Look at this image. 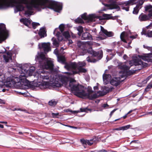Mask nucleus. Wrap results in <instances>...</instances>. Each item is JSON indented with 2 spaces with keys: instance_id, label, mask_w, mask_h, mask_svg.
<instances>
[{
  "instance_id": "nucleus-25",
  "label": "nucleus",
  "mask_w": 152,
  "mask_h": 152,
  "mask_svg": "<svg viewBox=\"0 0 152 152\" xmlns=\"http://www.w3.org/2000/svg\"><path fill=\"white\" fill-rule=\"evenodd\" d=\"M126 33L125 32H123L120 35V38L121 40L124 42H126L125 38H126Z\"/></svg>"
},
{
  "instance_id": "nucleus-55",
  "label": "nucleus",
  "mask_w": 152,
  "mask_h": 152,
  "mask_svg": "<svg viewBox=\"0 0 152 152\" xmlns=\"http://www.w3.org/2000/svg\"><path fill=\"white\" fill-rule=\"evenodd\" d=\"M130 37L132 39H135L136 38V37L134 36H130Z\"/></svg>"
},
{
  "instance_id": "nucleus-62",
  "label": "nucleus",
  "mask_w": 152,
  "mask_h": 152,
  "mask_svg": "<svg viewBox=\"0 0 152 152\" xmlns=\"http://www.w3.org/2000/svg\"><path fill=\"white\" fill-rule=\"evenodd\" d=\"M0 123H4V124H7V122L6 121H0Z\"/></svg>"
},
{
  "instance_id": "nucleus-41",
  "label": "nucleus",
  "mask_w": 152,
  "mask_h": 152,
  "mask_svg": "<svg viewBox=\"0 0 152 152\" xmlns=\"http://www.w3.org/2000/svg\"><path fill=\"white\" fill-rule=\"evenodd\" d=\"M59 115V113H52V115L53 118H58L57 116Z\"/></svg>"
},
{
  "instance_id": "nucleus-50",
  "label": "nucleus",
  "mask_w": 152,
  "mask_h": 152,
  "mask_svg": "<svg viewBox=\"0 0 152 152\" xmlns=\"http://www.w3.org/2000/svg\"><path fill=\"white\" fill-rule=\"evenodd\" d=\"M113 130H117V131L121 130V127L118 128H116L114 129Z\"/></svg>"
},
{
  "instance_id": "nucleus-39",
  "label": "nucleus",
  "mask_w": 152,
  "mask_h": 152,
  "mask_svg": "<svg viewBox=\"0 0 152 152\" xmlns=\"http://www.w3.org/2000/svg\"><path fill=\"white\" fill-rule=\"evenodd\" d=\"M130 126L129 125H127L125 126H123L121 127V130H125L129 128Z\"/></svg>"
},
{
  "instance_id": "nucleus-43",
  "label": "nucleus",
  "mask_w": 152,
  "mask_h": 152,
  "mask_svg": "<svg viewBox=\"0 0 152 152\" xmlns=\"http://www.w3.org/2000/svg\"><path fill=\"white\" fill-rule=\"evenodd\" d=\"M86 140H85L83 139H82L80 140V142L83 144L86 145Z\"/></svg>"
},
{
  "instance_id": "nucleus-49",
  "label": "nucleus",
  "mask_w": 152,
  "mask_h": 152,
  "mask_svg": "<svg viewBox=\"0 0 152 152\" xmlns=\"http://www.w3.org/2000/svg\"><path fill=\"white\" fill-rule=\"evenodd\" d=\"M61 83H57V84H56V85H55V86L56 87H61Z\"/></svg>"
},
{
  "instance_id": "nucleus-36",
  "label": "nucleus",
  "mask_w": 152,
  "mask_h": 152,
  "mask_svg": "<svg viewBox=\"0 0 152 152\" xmlns=\"http://www.w3.org/2000/svg\"><path fill=\"white\" fill-rule=\"evenodd\" d=\"M77 45L78 47L80 48L82 46L83 47L84 45V43L80 41H79L77 42Z\"/></svg>"
},
{
  "instance_id": "nucleus-44",
  "label": "nucleus",
  "mask_w": 152,
  "mask_h": 152,
  "mask_svg": "<svg viewBox=\"0 0 152 152\" xmlns=\"http://www.w3.org/2000/svg\"><path fill=\"white\" fill-rule=\"evenodd\" d=\"M116 53L119 56H121L124 54V51H121V52L117 51Z\"/></svg>"
},
{
  "instance_id": "nucleus-32",
  "label": "nucleus",
  "mask_w": 152,
  "mask_h": 152,
  "mask_svg": "<svg viewBox=\"0 0 152 152\" xmlns=\"http://www.w3.org/2000/svg\"><path fill=\"white\" fill-rule=\"evenodd\" d=\"M152 88V82H150L145 89V92L149 91V89Z\"/></svg>"
},
{
  "instance_id": "nucleus-22",
  "label": "nucleus",
  "mask_w": 152,
  "mask_h": 152,
  "mask_svg": "<svg viewBox=\"0 0 152 152\" xmlns=\"http://www.w3.org/2000/svg\"><path fill=\"white\" fill-rule=\"evenodd\" d=\"M20 21L21 22L23 23L24 24L28 27H29V26L30 25L31 22V20L26 18L21 19H20Z\"/></svg>"
},
{
  "instance_id": "nucleus-27",
  "label": "nucleus",
  "mask_w": 152,
  "mask_h": 152,
  "mask_svg": "<svg viewBox=\"0 0 152 152\" xmlns=\"http://www.w3.org/2000/svg\"><path fill=\"white\" fill-rule=\"evenodd\" d=\"M142 34H144L146 37H152V31H148L147 32L143 31L141 32Z\"/></svg>"
},
{
  "instance_id": "nucleus-40",
  "label": "nucleus",
  "mask_w": 152,
  "mask_h": 152,
  "mask_svg": "<svg viewBox=\"0 0 152 152\" xmlns=\"http://www.w3.org/2000/svg\"><path fill=\"white\" fill-rule=\"evenodd\" d=\"M152 8V6L151 5L147 6L145 7V10L148 11L150 9Z\"/></svg>"
},
{
  "instance_id": "nucleus-23",
  "label": "nucleus",
  "mask_w": 152,
  "mask_h": 152,
  "mask_svg": "<svg viewBox=\"0 0 152 152\" xmlns=\"http://www.w3.org/2000/svg\"><path fill=\"white\" fill-rule=\"evenodd\" d=\"M39 34L41 37V38L44 37L46 36V32L45 29L44 28H41L39 32Z\"/></svg>"
},
{
  "instance_id": "nucleus-30",
  "label": "nucleus",
  "mask_w": 152,
  "mask_h": 152,
  "mask_svg": "<svg viewBox=\"0 0 152 152\" xmlns=\"http://www.w3.org/2000/svg\"><path fill=\"white\" fill-rule=\"evenodd\" d=\"M77 29L78 31L77 34L80 36L81 35V34L83 31V28L82 26H79L77 27Z\"/></svg>"
},
{
  "instance_id": "nucleus-10",
  "label": "nucleus",
  "mask_w": 152,
  "mask_h": 152,
  "mask_svg": "<svg viewBox=\"0 0 152 152\" xmlns=\"http://www.w3.org/2000/svg\"><path fill=\"white\" fill-rule=\"evenodd\" d=\"M149 14L148 15L143 13H142L139 16L138 19L141 22L148 20L150 19H152V9L148 11ZM148 29L152 28V23L147 27Z\"/></svg>"
},
{
  "instance_id": "nucleus-12",
  "label": "nucleus",
  "mask_w": 152,
  "mask_h": 152,
  "mask_svg": "<svg viewBox=\"0 0 152 152\" xmlns=\"http://www.w3.org/2000/svg\"><path fill=\"white\" fill-rule=\"evenodd\" d=\"M33 86L37 87H39L42 89L48 88L50 86V83L48 82L42 81L34 83Z\"/></svg>"
},
{
  "instance_id": "nucleus-28",
  "label": "nucleus",
  "mask_w": 152,
  "mask_h": 152,
  "mask_svg": "<svg viewBox=\"0 0 152 152\" xmlns=\"http://www.w3.org/2000/svg\"><path fill=\"white\" fill-rule=\"evenodd\" d=\"M106 51L109 53L110 55L112 56V57L114 56L116 54L115 51L113 49H107Z\"/></svg>"
},
{
  "instance_id": "nucleus-13",
  "label": "nucleus",
  "mask_w": 152,
  "mask_h": 152,
  "mask_svg": "<svg viewBox=\"0 0 152 152\" xmlns=\"http://www.w3.org/2000/svg\"><path fill=\"white\" fill-rule=\"evenodd\" d=\"M12 51H8L5 54L1 55V58H3V61L5 63L10 62L12 61Z\"/></svg>"
},
{
  "instance_id": "nucleus-63",
  "label": "nucleus",
  "mask_w": 152,
  "mask_h": 152,
  "mask_svg": "<svg viewBox=\"0 0 152 152\" xmlns=\"http://www.w3.org/2000/svg\"><path fill=\"white\" fill-rule=\"evenodd\" d=\"M0 128H4L3 125L0 124Z\"/></svg>"
},
{
  "instance_id": "nucleus-37",
  "label": "nucleus",
  "mask_w": 152,
  "mask_h": 152,
  "mask_svg": "<svg viewBox=\"0 0 152 152\" xmlns=\"http://www.w3.org/2000/svg\"><path fill=\"white\" fill-rule=\"evenodd\" d=\"M64 26L63 24H61L59 26V29L61 31L60 32L62 33L64 30Z\"/></svg>"
},
{
  "instance_id": "nucleus-9",
  "label": "nucleus",
  "mask_w": 152,
  "mask_h": 152,
  "mask_svg": "<svg viewBox=\"0 0 152 152\" xmlns=\"http://www.w3.org/2000/svg\"><path fill=\"white\" fill-rule=\"evenodd\" d=\"M9 31L6 29L5 25L3 23L0 24V43L6 40L9 37Z\"/></svg>"
},
{
  "instance_id": "nucleus-11",
  "label": "nucleus",
  "mask_w": 152,
  "mask_h": 152,
  "mask_svg": "<svg viewBox=\"0 0 152 152\" xmlns=\"http://www.w3.org/2000/svg\"><path fill=\"white\" fill-rule=\"evenodd\" d=\"M49 72L42 70L39 71L38 78L40 80H49L50 76Z\"/></svg>"
},
{
  "instance_id": "nucleus-14",
  "label": "nucleus",
  "mask_w": 152,
  "mask_h": 152,
  "mask_svg": "<svg viewBox=\"0 0 152 152\" xmlns=\"http://www.w3.org/2000/svg\"><path fill=\"white\" fill-rule=\"evenodd\" d=\"M39 48L43 49L45 53H46L51 50L50 43H39L38 45Z\"/></svg>"
},
{
  "instance_id": "nucleus-60",
  "label": "nucleus",
  "mask_w": 152,
  "mask_h": 152,
  "mask_svg": "<svg viewBox=\"0 0 152 152\" xmlns=\"http://www.w3.org/2000/svg\"><path fill=\"white\" fill-rule=\"evenodd\" d=\"M143 46L144 48H145L148 49V48H149V47H148L147 46H145L144 45H143Z\"/></svg>"
},
{
  "instance_id": "nucleus-19",
  "label": "nucleus",
  "mask_w": 152,
  "mask_h": 152,
  "mask_svg": "<svg viewBox=\"0 0 152 152\" xmlns=\"http://www.w3.org/2000/svg\"><path fill=\"white\" fill-rule=\"evenodd\" d=\"M104 5L109 7V9H116L119 10L120 9L119 7L116 4V3L115 1H113L111 4H106Z\"/></svg>"
},
{
  "instance_id": "nucleus-31",
  "label": "nucleus",
  "mask_w": 152,
  "mask_h": 152,
  "mask_svg": "<svg viewBox=\"0 0 152 152\" xmlns=\"http://www.w3.org/2000/svg\"><path fill=\"white\" fill-rule=\"evenodd\" d=\"M53 38H52V40H53V45L55 46V48L58 47L59 46V43L58 42L56 39H53Z\"/></svg>"
},
{
  "instance_id": "nucleus-57",
  "label": "nucleus",
  "mask_w": 152,
  "mask_h": 152,
  "mask_svg": "<svg viewBox=\"0 0 152 152\" xmlns=\"http://www.w3.org/2000/svg\"><path fill=\"white\" fill-rule=\"evenodd\" d=\"M107 152V151L104 149H102L101 150L99 151H98V152Z\"/></svg>"
},
{
  "instance_id": "nucleus-2",
  "label": "nucleus",
  "mask_w": 152,
  "mask_h": 152,
  "mask_svg": "<svg viewBox=\"0 0 152 152\" xmlns=\"http://www.w3.org/2000/svg\"><path fill=\"white\" fill-rule=\"evenodd\" d=\"M69 87L71 91L74 92L75 95L76 96L83 99L88 98L91 100L104 96L112 91L114 88L113 87L109 88L104 86L103 91H99L96 93L92 95L90 94L89 92H86L84 89V87L79 84H75L70 82Z\"/></svg>"
},
{
  "instance_id": "nucleus-53",
  "label": "nucleus",
  "mask_w": 152,
  "mask_h": 152,
  "mask_svg": "<svg viewBox=\"0 0 152 152\" xmlns=\"http://www.w3.org/2000/svg\"><path fill=\"white\" fill-rule=\"evenodd\" d=\"M127 57H127V56L125 54L124 55L123 58L124 59L126 60V59L127 58Z\"/></svg>"
},
{
  "instance_id": "nucleus-47",
  "label": "nucleus",
  "mask_w": 152,
  "mask_h": 152,
  "mask_svg": "<svg viewBox=\"0 0 152 152\" xmlns=\"http://www.w3.org/2000/svg\"><path fill=\"white\" fill-rule=\"evenodd\" d=\"M152 77V75H151L150 76L148 77L146 79V80L148 81Z\"/></svg>"
},
{
  "instance_id": "nucleus-45",
  "label": "nucleus",
  "mask_w": 152,
  "mask_h": 152,
  "mask_svg": "<svg viewBox=\"0 0 152 152\" xmlns=\"http://www.w3.org/2000/svg\"><path fill=\"white\" fill-rule=\"evenodd\" d=\"M54 53L57 56H58V50L56 49L54 50Z\"/></svg>"
},
{
  "instance_id": "nucleus-17",
  "label": "nucleus",
  "mask_w": 152,
  "mask_h": 152,
  "mask_svg": "<svg viewBox=\"0 0 152 152\" xmlns=\"http://www.w3.org/2000/svg\"><path fill=\"white\" fill-rule=\"evenodd\" d=\"M121 78L119 77H113L111 80V84L115 86H117L120 84L121 81Z\"/></svg>"
},
{
  "instance_id": "nucleus-21",
  "label": "nucleus",
  "mask_w": 152,
  "mask_h": 152,
  "mask_svg": "<svg viewBox=\"0 0 152 152\" xmlns=\"http://www.w3.org/2000/svg\"><path fill=\"white\" fill-rule=\"evenodd\" d=\"M111 78V76L110 75L104 74L103 75V79L104 84H107Z\"/></svg>"
},
{
  "instance_id": "nucleus-58",
  "label": "nucleus",
  "mask_w": 152,
  "mask_h": 152,
  "mask_svg": "<svg viewBox=\"0 0 152 152\" xmlns=\"http://www.w3.org/2000/svg\"><path fill=\"white\" fill-rule=\"evenodd\" d=\"M69 44H71L72 43V40H69Z\"/></svg>"
},
{
  "instance_id": "nucleus-1",
  "label": "nucleus",
  "mask_w": 152,
  "mask_h": 152,
  "mask_svg": "<svg viewBox=\"0 0 152 152\" xmlns=\"http://www.w3.org/2000/svg\"><path fill=\"white\" fill-rule=\"evenodd\" d=\"M25 5L27 10L25 14L27 17L32 15L34 10H40L41 8H48L51 9V0H0V9H6L10 6L15 7V12L24 10Z\"/></svg>"
},
{
  "instance_id": "nucleus-20",
  "label": "nucleus",
  "mask_w": 152,
  "mask_h": 152,
  "mask_svg": "<svg viewBox=\"0 0 152 152\" xmlns=\"http://www.w3.org/2000/svg\"><path fill=\"white\" fill-rule=\"evenodd\" d=\"M101 29L102 32L108 37H111L113 35V32L111 31H108L101 26Z\"/></svg>"
},
{
  "instance_id": "nucleus-5",
  "label": "nucleus",
  "mask_w": 152,
  "mask_h": 152,
  "mask_svg": "<svg viewBox=\"0 0 152 152\" xmlns=\"http://www.w3.org/2000/svg\"><path fill=\"white\" fill-rule=\"evenodd\" d=\"M111 15V14H103L102 16H98L95 14H92L87 16V13H85L81 15L82 18H78L75 20V22L77 23H83L84 22L83 19L89 22L95 21L96 18L100 20L112 19L113 17Z\"/></svg>"
},
{
  "instance_id": "nucleus-56",
  "label": "nucleus",
  "mask_w": 152,
  "mask_h": 152,
  "mask_svg": "<svg viewBox=\"0 0 152 152\" xmlns=\"http://www.w3.org/2000/svg\"><path fill=\"white\" fill-rule=\"evenodd\" d=\"M94 90H97L98 89V87L97 86H95L94 87Z\"/></svg>"
},
{
  "instance_id": "nucleus-48",
  "label": "nucleus",
  "mask_w": 152,
  "mask_h": 152,
  "mask_svg": "<svg viewBox=\"0 0 152 152\" xmlns=\"http://www.w3.org/2000/svg\"><path fill=\"white\" fill-rule=\"evenodd\" d=\"M116 110V109H114L112 111H111V112L110 113V117H111L112 115L115 112V111Z\"/></svg>"
},
{
  "instance_id": "nucleus-46",
  "label": "nucleus",
  "mask_w": 152,
  "mask_h": 152,
  "mask_svg": "<svg viewBox=\"0 0 152 152\" xmlns=\"http://www.w3.org/2000/svg\"><path fill=\"white\" fill-rule=\"evenodd\" d=\"M109 106L108 105V104H103L102 106V107L105 108L107 107H109Z\"/></svg>"
},
{
  "instance_id": "nucleus-35",
  "label": "nucleus",
  "mask_w": 152,
  "mask_h": 152,
  "mask_svg": "<svg viewBox=\"0 0 152 152\" xmlns=\"http://www.w3.org/2000/svg\"><path fill=\"white\" fill-rule=\"evenodd\" d=\"M62 34L63 36L64 37L68 39L70 37L69 33L68 31L64 32Z\"/></svg>"
},
{
  "instance_id": "nucleus-26",
  "label": "nucleus",
  "mask_w": 152,
  "mask_h": 152,
  "mask_svg": "<svg viewBox=\"0 0 152 152\" xmlns=\"http://www.w3.org/2000/svg\"><path fill=\"white\" fill-rule=\"evenodd\" d=\"M141 8V7H140L139 5H136V7L134 8L132 12L134 14L137 15L140 9Z\"/></svg>"
},
{
  "instance_id": "nucleus-61",
  "label": "nucleus",
  "mask_w": 152,
  "mask_h": 152,
  "mask_svg": "<svg viewBox=\"0 0 152 152\" xmlns=\"http://www.w3.org/2000/svg\"><path fill=\"white\" fill-rule=\"evenodd\" d=\"M127 114H126L125 115H124V116H123V118H124V119H125V118H126V117H127Z\"/></svg>"
},
{
  "instance_id": "nucleus-7",
  "label": "nucleus",
  "mask_w": 152,
  "mask_h": 152,
  "mask_svg": "<svg viewBox=\"0 0 152 152\" xmlns=\"http://www.w3.org/2000/svg\"><path fill=\"white\" fill-rule=\"evenodd\" d=\"M129 64L130 65V67L124 64H121L118 65V68L124 70V71H126L129 69L131 66L133 65L138 66V69L140 70L146 67L148 65L147 63L143 62L140 59L137 58L129 61Z\"/></svg>"
},
{
  "instance_id": "nucleus-51",
  "label": "nucleus",
  "mask_w": 152,
  "mask_h": 152,
  "mask_svg": "<svg viewBox=\"0 0 152 152\" xmlns=\"http://www.w3.org/2000/svg\"><path fill=\"white\" fill-rule=\"evenodd\" d=\"M80 111L81 112H85L86 111V109L84 108H80Z\"/></svg>"
},
{
  "instance_id": "nucleus-15",
  "label": "nucleus",
  "mask_w": 152,
  "mask_h": 152,
  "mask_svg": "<svg viewBox=\"0 0 152 152\" xmlns=\"http://www.w3.org/2000/svg\"><path fill=\"white\" fill-rule=\"evenodd\" d=\"M139 58H142L145 61L148 62H152V59L150 58V57H152V53L145 54L142 55H138Z\"/></svg>"
},
{
  "instance_id": "nucleus-38",
  "label": "nucleus",
  "mask_w": 152,
  "mask_h": 152,
  "mask_svg": "<svg viewBox=\"0 0 152 152\" xmlns=\"http://www.w3.org/2000/svg\"><path fill=\"white\" fill-rule=\"evenodd\" d=\"M32 25L33 28L35 29L37 26H39L40 24L38 23L33 22L32 23Z\"/></svg>"
},
{
  "instance_id": "nucleus-6",
  "label": "nucleus",
  "mask_w": 152,
  "mask_h": 152,
  "mask_svg": "<svg viewBox=\"0 0 152 152\" xmlns=\"http://www.w3.org/2000/svg\"><path fill=\"white\" fill-rule=\"evenodd\" d=\"M36 62L39 63L40 67L51 70L53 69V64L51 61L45 57L43 52H38L35 57Z\"/></svg>"
},
{
  "instance_id": "nucleus-8",
  "label": "nucleus",
  "mask_w": 152,
  "mask_h": 152,
  "mask_svg": "<svg viewBox=\"0 0 152 152\" xmlns=\"http://www.w3.org/2000/svg\"><path fill=\"white\" fill-rule=\"evenodd\" d=\"M89 53L91 54L95 57H97V59L93 58L91 57L88 56L86 58V60L88 62L95 63L101 59L103 57V51L100 50L96 52L91 49L89 50Z\"/></svg>"
},
{
  "instance_id": "nucleus-59",
  "label": "nucleus",
  "mask_w": 152,
  "mask_h": 152,
  "mask_svg": "<svg viewBox=\"0 0 152 152\" xmlns=\"http://www.w3.org/2000/svg\"><path fill=\"white\" fill-rule=\"evenodd\" d=\"M58 28H56L55 29V30L54 31V32H53V34H56V30H58Z\"/></svg>"
},
{
  "instance_id": "nucleus-24",
  "label": "nucleus",
  "mask_w": 152,
  "mask_h": 152,
  "mask_svg": "<svg viewBox=\"0 0 152 152\" xmlns=\"http://www.w3.org/2000/svg\"><path fill=\"white\" fill-rule=\"evenodd\" d=\"M62 33L58 31L56 34V36L57 37L59 41H61L63 39V36Z\"/></svg>"
},
{
  "instance_id": "nucleus-64",
  "label": "nucleus",
  "mask_w": 152,
  "mask_h": 152,
  "mask_svg": "<svg viewBox=\"0 0 152 152\" xmlns=\"http://www.w3.org/2000/svg\"><path fill=\"white\" fill-rule=\"evenodd\" d=\"M136 142V141L135 140H133L131 142H130V144L132 143V142H134V143H135Z\"/></svg>"
},
{
  "instance_id": "nucleus-52",
  "label": "nucleus",
  "mask_w": 152,
  "mask_h": 152,
  "mask_svg": "<svg viewBox=\"0 0 152 152\" xmlns=\"http://www.w3.org/2000/svg\"><path fill=\"white\" fill-rule=\"evenodd\" d=\"M4 50L1 51L0 52V53H4L5 52H6V49L5 48H4Z\"/></svg>"
},
{
  "instance_id": "nucleus-34",
  "label": "nucleus",
  "mask_w": 152,
  "mask_h": 152,
  "mask_svg": "<svg viewBox=\"0 0 152 152\" xmlns=\"http://www.w3.org/2000/svg\"><path fill=\"white\" fill-rule=\"evenodd\" d=\"M86 144H88L89 145H91L93 144L94 142L95 141V139L93 138L90 140H86Z\"/></svg>"
},
{
  "instance_id": "nucleus-29",
  "label": "nucleus",
  "mask_w": 152,
  "mask_h": 152,
  "mask_svg": "<svg viewBox=\"0 0 152 152\" xmlns=\"http://www.w3.org/2000/svg\"><path fill=\"white\" fill-rule=\"evenodd\" d=\"M57 101L55 99H52L49 101L48 103V104L51 106H55L57 104Z\"/></svg>"
},
{
  "instance_id": "nucleus-16",
  "label": "nucleus",
  "mask_w": 152,
  "mask_h": 152,
  "mask_svg": "<svg viewBox=\"0 0 152 152\" xmlns=\"http://www.w3.org/2000/svg\"><path fill=\"white\" fill-rule=\"evenodd\" d=\"M133 2V1L132 0H129L124 2L121 6V9L128 11H129V5H132Z\"/></svg>"
},
{
  "instance_id": "nucleus-42",
  "label": "nucleus",
  "mask_w": 152,
  "mask_h": 152,
  "mask_svg": "<svg viewBox=\"0 0 152 152\" xmlns=\"http://www.w3.org/2000/svg\"><path fill=\"white\" fill-rule=\"evenodd\" d=\"M144 3V1L143 0H140L139 1V2L138 4L137 5H139L140 7H142L141 6Z\"/></svg>"
},
{
  "instance_id": "nucleus-33",
  "label": "nucleus",
  "mask_w": 152,
  "mask_h": 152,
  "mask_svg": "<svg viewBox=\"0 0 152 152\" xmlns=\"http://www.w3.org/2000/svg\"><path fill=\"white\" fill-rule=\"evenodd\" d=\"M58 60V62L63 63L65 61L64 57L63 56H57Z\"/></svg>"
},
{
  "instance_id": "nucleus-18",
  "label": "nucleus",
  "mask_w": 152,
  "mask_h": 152,
  "mask_svg": "<svg viewBox=\"0 0 152 152\" xmlns=\"http://www.w3.org/2000/svg\"><path fill=\"white\" fill-rule=\"evenodd\" d=\"M81 39L84 40H92L93 38L91 35L88 32H85L82 34Z\"/></svg>"
},
{
  "instance_id": "nucleus-4",
  "label": "nucleus",
  "mask_w": 152,
  "mask_h": 152,
  "mask_svg": "<svg viewBox=\"0 0 152 152\" xmlns=\"http://www.w3.org/2000/svg\"><path fill=\"white\" fill-rule=\"evenodd\" d=\"M28 67V65L26 64L20 65L21 74L19 78L15 77L16 83H20L22 85L28 86L29 82L26 78L28 76L32 75L35 70V68L34 66H31L29 69Z\"/></svg>"
},
{
  "instance_id": "nucleus-3",
  "label": "nucleus",
  "mask_w": 152,
  "mask_h": 152,
  "mask_svg": "<svg viewBox=\"0 0 152 152\" xmlns=\"http://www.w3.org/2000/svg\"><path fill=\"white\" fill-rule=\"evenodd\" d=\"M86 65V64L84 61L79 62L77 63L74 62L69 64H66L65 66L66 68L67 69H72L73 70L71 72H65V73L67 75V76L64 75H61L60 76L59 78L62 84L64 85L65 87L68 88L69 89L71 90L69 88V85L68 86L67 85L70 77V76L78 73L79 72H87V70L86 69L83 68V67L85 66ZM74 81H70L69 83L71 82L75 84H76L74 83Z\"/></svg>"
},
{
  "instance_id": "nucleus-54",
  "label": "nucleus",
  "mask_w": 152,
  "mask_h": 152,
  "mask_svg": "<svg viewBox=\"0 0 152 152\" xmlns=\"http://www.w3.org/2000/svg\"><path fill=\"white\" fill-rule=\"evenodd\" d=\"M0 103L1 104H4V100L0 99Z\"/></svg>"
}]
</instances>
